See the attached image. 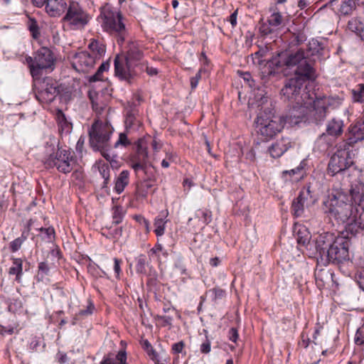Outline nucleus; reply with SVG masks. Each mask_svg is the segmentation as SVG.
I'll use <instances>...</instances> for the list:
<instances>
[{"label": "nucleus", "mask_w": 364, "mask_h": 364, "mask_svg": "<svg viewBox=\"0 0 364 364\" xmlns=\"http://www.w3.org/2000/svg\"><path fill=\"white\" fill-rule=\"evenodd\" d=\"M291 70L294 76L288 79L281 93L284 100L292 104V109L287 116L289 123L297 124L308 121L316 124H321L326 118L328 108H336L341 103L338 97L320 95L309 90L304 85L307 80H315L314 60L304 49L284 51L269 60L261 72V78L267 82L276 74L275 68Z\"/></svg>", "instance_id": "1"}, {"label": "nucleus", "mask_w": 364, "mask_h": 364, "mask_svg": "<svg viewBox=\"0 0 364 364\" xmlns=\"http://www.w3.org/2000/svg\"><path fill=\"white\" fill-rule=\"evenodd\" d=\"M323 211L330 219L333 218L338 223L345 225V230L348 234L355 235L364 230V224L358 216V210L353 207L347 196L337 191L331 193L323 202Z\"/></svg>", "instance_id": "2"}, {"label": "nucleus", "mask_w": 364, "mask_h": 364, "mask_svg": "<svg viewBox=\"0 0 364 364\" xmlns=\"http://www.w3.org/2000/svg\"><path fill=\"white\" fill-rule=\"evenodd\" d=\"M352 144L346 140L339 143L337 146V151L331 157L328 166V172L331 176L337 173H342L344 176V181L350 178H358L361 176L360 172L353 167V161L350 154V147Z\"/></svg>", "instance_id": "3"}, {"label": "nucleus", "mask_w": 364, "mask_h": 364, "mask_svg": "<svg viewBox=\"0 0 364 364\" xmlns=\"http://www.w3.org/2000/svg\"><path fill=\"white\" fill-rule=\"evenodd\" d=\"M98 21L102 28L106 32L115 35L117 37V43H122L127 35V29L123 23V16L109 4H106L100 9Z\"/></svg>", "instance_id": "4"}, {"label": "nucleus", "mask_w": 364, "mask_h": 364, "mask_svg": "<svg viewBox=\"0 0 364 364\" xmlns=\"http://www.w3.org/2000/svg\"><path fill=\"white\" fill-rule=\"evenodd\" d=\"M47 168H56L61 173H68L73 169L75 159L70 150H55V143L47 141L46 144V155L43 159Z\"/></svg>", "instance_id": "5"}, {"label": "nucleus", "mask_w": 364, "mask_h": 364, "mask_svg": "<svg viewBox=\"0 0 364 364\" xmlns=\"http://www.w3.org/2000/svg\"><path fill=\"white\" fill-rule=\"evenodd\" d=\"M135 144L136 151L129 156L128 164L134 170L136 178H140V171H142L144 174L142 179L144 181H151L154 178V175L150 168H154V166L149 161L146 140L144 138H140Z\"/></svg>", "instance_id": "6"}, {"label": "nucleus", "mask_w": 364, "mask_h": 364, "mask_svg": "<svg viewBox=\"0 0 364 364\" xmlns=\"http://www.w3.org/2000/svg\"><path fill=\"white\" fill-rule=\"evenodd\" d=\"M112 130L111 125L95 122L88 131L91 148L95 151H100L107 161L112 158L109 151L111 148L109 139Z\"/></svg>", "instance_id": "7"}, {"label": "nucleus", "mask_w": 364, "mask_h": 364, "mask_svg": "<svg viewBox=\"0 0 364 364\" xmlns=\"http://www.w3.org/2000/svg\"><path fill=\"white\" fill-rule=\"evenodd\" d=\"M90 18V14L78 2L70 1L61 22L72 30H77L84 28Z\"/></svg>", "instance_id": "8"}, {"label": "nucleus", "mask_w": 364, "mask_h": 364, "mask_svg": "<svg viewBox=\"0 0 364 364\" xmlns=\"http://www.w3.org/2000/svg\"><path fill=\"white\" fill-rule=\"evenodd\" d=\"M60 91L59 82L52 77H47L35 82V95L41 103L52 102Z\"/></svg>", "instance_id": "9"}, {"label": "nucleus", "mask_w": 364, "mask_h": 364, "mask_svg": "<svg viewBox=\"0 0 364 364\" xmlns=\"http://www.w3.org/2000/svg\"><path fill=\"white\" fill-rule=\"evenodd\" d=\"M349 241L344 237H338L319 264L323 266L329 263H340L349 259Z\"/></svg>", "instance_id": "10"}, {"label": "nucleus", "mask_w": 364, "mask_h": 364, "mask_svg": "<svg viewBox=\"0 0 364 364\" xmlns=\"http://www.w3.org/2000/svg\"><path fill=\"white\" fill-rule=\"evenodd\" d=\"M257 132L264 140H269L280 132L284 128V123L279 117H264L260 113L256 120Z\"/></svg>", "instance_id": "11"}, {"label": "nucleus", "mask_w": 364, "mask_h": 364, "mask_svg": "<svg viewBox=\"0 0 364 364\" xmlns=\"http://www.w3.org/2000/svg\"><path fill=\"white\" fill-rule=\"evenodd\" d=\"M136 68L124 58V55H118L114 58V75L120 80L130 83L138 74Z\"/></svg>", "instance_id": "12"}, {"label": "nucleus", "mask_w": 364, "mask_h": 364, "mask_svg": "<svg viewBox=\"0 0 364 364\" xmlns=\"http://www.w3.org/2000/svg\"><path fill=\"white\" fill-rule=\"evenodd\" d=\"M95 63V57L90 53L80 51L73 57L72 66L78 73H88L94 68Z\"/></svg>", "instance_id": "13"}, {"label": "nucleus", "mask_w": 364, "mask_h": 364, "mask_svg": "<svg viewBox=\"0 0 364 364\" xmlns=\"http://www.w3.org/2000/svg\"><path fill=\"white\" fill-rule=\"evenodd\" d=\"M35 66L38 68V75L42 70H53L55 59L53 52L47 47L39 48L35 53Z\"/></svg>", "instance_id": "14"}, {"label": "nucleus", "mask_w": 364, "mask_h": 364, "mask_svg": "<svg viewBox=\"0 0 364 364\" xmlns=\"http://www.w3.org/2000/svg\"><path fill=\"white\" fill-rule=\"evenodd\" d=\"M337 238L333 233L330 232H323L316 237L315 249L318 264Z\"/></svg>", "instance_id": "15"}, {"label": "nucleus", "mask_w": 364, "mask_h": 364, "mask_svg": "<svg viewBox=\"0 0 364 364\" xmlns=\"http://www.w3.org/2000/svg\"><path fill=\"white\" fill-rule=\"evenodd\" d=\"M360 176L358 178H350L346 182L350 183V193L351 198L354 203L358 205L361 208L364 209V183L363 178H360Z\"/></svg>", "instance_id": "16"}, {"label": "nucleus", "mask_w": 364, "mask_h": 364, "mask_svg": "<svg viewBox=\"0 0 364 364\" xmlns=\"http://www.w3.org/2000/svg\"><path fill=\"white\" fill-rule=\"evenodd\" d=\"M309 197H311L310 187L302 189L299 196L293 200L291 209L295 217H301L303 215Z\"/></svg>", "instance_id": "17"}, {"label": "nucleus", "mask_w": 364, "mask_h": 364, "mask_svg": "<svg viewBox=\"0 0 364 364\" xmlns=\"http://www.w3.org/2000/svg\"><path fill=\"white\" fill-rule=\"evenodd\" d=\"M305 51L308 52L309 57L314 60V63L317 60H321L325 58L326 55L328 53L323 43L314 38L309 42L308 48Z\"/></svg>", "instance_id": "18"}, {"label": "nucleus", "mask_w": 364, "mask_h": 364, "mask_svg": "<svg viewBox=\"0 0 364 364\" xmlns=\"http://www.w3.org/2000/svg\"><path fill=\"white\" fill-rule=\"evenodd\" d=\"M68 6L66 0H48L46 11L50 17H60L65 14Z\"/></svg>", "instance_id": "19"}, {"label": "nucleus", "mask_w": 364, "mask_h": 364, "mask_svg": "<svg viewBox=\"0 0 364 364\" xmlns=\"http://www.w3.org/2000/svg\"><path fill=\"white\" fill-rule=\"evenodd\" d=\"M124 58L129 63L139 68L142 63H140L143 58V52L138 43L131 42L128 45V49Z\"/></svg>", "instance_id": "20"}, {"label": "nucleus", "mask_w": 364, "mask_h": 364, "mask_svg": "<svg viewBox=\"0 0 364 364\" xmlns=\"http://www.w3.org/2000/svg\"><path fill=\"white\" fill-rule=\"evenodd\" d=\"M343 127L344 124L343 120L338 118H333L326 123V132H324V134L335 141L342 135Z\"/></svg>", "instance_id": "21"}, {"label": "nucleus", "mask_w": 364, "mask_h": 364, "mask_svg": "<svg viewBox=\"0 0 364 364\" xmlns=\"http://www.w3.org/2000/svg\"><path fill=\"white\" fill-rule=\"evenodd\" d=\"M291 147L289 138H281L269 147L268 151L272 158H279Z\"/></svg>", "instance_id": "22"}, {"label": "nucleus", "mask_w": 364, "mask_h": 364, "mask_svg": "<svg viewBox=\"0 0 364 364\" xmlns=\"http://www.w3.org/2000/svg\"><path fill=\"white\" fill-rule=\"evenodd\" d=\"M350 136L346 139L352 145L358 141L364 139V116L359 119L355 124L351 125L349 128Z\"/></svg>", "instance_id": "23"}, {"label": "nucleus", "mask_w": 364, "mask_h": 364, "mask_svg": "<svg viewBox=\"0 0 364 364\" xmlns=\"http://www.w3.org/2000/svg\"><path fill=\"white\" fill-rule=\"evenodd\" d=\"M90 99L92 103V109L97 114H102L107 107V100L102 94L95 93L92 95L90 93Z\"/></svg>", "instance_id": "24"}, {"label": "nucleus", "mask_w": 364, "mask_h": 364, "mask_svg": "<svg viewBox=\"0 0 364 364\" xmlns=\"http://www.w3.org/2000/svg\"><path fill=\"white\" fill-rule=\"evenodd\" d=\"M334 141L330 136L322 133L316 140L314 149L320 153H324L333 146Z\"/></svg>", "instance_id": "25"}, {"label": "nucleus", "mask_w": 364, "mask_h": 364, "mask_svg": "<svg viewBox=\"0 0 364 364\" xmlns=\"http://www.w3.org/2000/svg\"><path fill=\"white\" fill-rule=\"evenodd\" d=\"M12 260V266L9 269V274L16 275L15 280L21 283L23 275V261L20 258H13Z\"/></svg>", "instance_id": "26"}, {"label": "nucleus", "mask_w": 364, "mask_h": 364, "mask_svg": "<svg viewBox=\"0 0 364 364\" xmlns=\"http://www.w3.org/2000/svg\"><path fill=\"white\" fill-rule=\"evenodd\" d=\"M129 172L127 170L122 171L117 178L114 189L117 193H121L129 183Z\"/></svg>", "instance_id": "27"}, {"label": "nucleus", "mask_w": 364, "mask_h": 364, "mask_svg": "<svg viewBox=\"0 0 364 364\" xmlns=\"http://www.w3.org/2000/svg\"><path fill=\"white\" fill-rule=\"evenodd\" d=\"M296 241L299 245L307 246L309 245L311 234L304 226H299L296 233Z\"/></svg>", "instance_id": "28"}, {"label": "nucleus", "mask_w": 364, "mask_h": 364, "mask_svg": "<svg viewBox=\"0 0 364 364\" xmlns=\"http://www.w3.org/2000/svg\"><path fill=\"white\" fill-rule=\"evenodd\" d=\"M90 50V53L92 56L95 57V60L100 59L105 53V46L100 43L98 41L92 40L88 46Z\"/></svg>", "instance_id": "29"}, {"label": "nucleus", "mask_w": 364, "mask_h": 364, "mask_svg": "<svg viewBox=\"0 0 364 364\" xmlns=\"http://www.w3.org/2000/svg\"><path fill=\"white\" fill-rule=\"evenodd\" d=\"M57 120L62 132L67 134L71 132L72 124L67 120L64 113L60 110L57 113Z\"/></svg>", "instance_id": "30"}, {"label": "nucleus", "mask_w": 364, "mask_h": 364, "mask_svg": "<svg viewBox=\"0 0 364 364\" xmlns=\"http://www.w3.org/2000/svg\"><path fill=\"white\" fill-rule=\"evenodd\" d=\"M348 28L352 32L355 33L357 35L361 36V33L364 31L363 23L356 18H353L348 21Z\"/></svg>", "instance_id": "31"}, {"label": "nucleus", "mask_w": 364, "mask_h": 364, "mask_svg": "<svg viewBox=\"0 0 364 364\" xmlns=\"http://www.w3.org/2000/svg\"><path fill=\"white\" fill-rule=\"evenodd\" d=\"M126 211L122 207L116 205L112 208V223L118 225L121 223L124 218Z\"/></svg>", "instance_id": "32"}, {"label": "nucleus", "mask_w": 364, "mask_h": 364, "mask_svg": "<svg viewBox=\"0 0 364 364\" xmlns=\"http://www.w3.org/2000/svg\"><path fill=\"white\" fill-rule=\"evenodd\" d=\"M141 124L140 120L136 117L132 112H128L125 119L126 129H131L135 127H139Z\"/></svg>", "instance_id": "33"}, {"label": "nucleus", "mask_w": 364, "mask_h": 364, "mask_svg": "<svg viewBox=\"0 0 364 364\" xmlns=\"http://www.w3.org/2000/svg\"><path fill=\"white\" fill-rule=\"evenodd\" d=\"M141 344L142 346V348L146 351L147 354L150 357V358L155 361L159 362V360L158 359L159 355L156 353V351L153 348L151 344L149 343L148 340H143L141 342Z\"/></svg>", "instance_id": "34"}, {"label": "nucleus", "mask_w": 364, "mask_h": 364, "mask_svg": "<svg viewBox=\"0 0 364 364\" xmlns=\"http://www.w3.org/2000/svg\"><path fill=\"white\" fill-rule=\"evenodd\" d=\"M131 140L128 138L127 134L125 132H121L119 134L118 139L114 144V148H127L128 146L131 145Z\"/></svg>", "instance_id": "35"}, {"label": "nucleus", "mask_w": 364, "mask_h": 364, "mask_svg": "<svg viewBox=\"0 0 364 364\" xmlns=\"http://www.w3.org/2000/svg\"><path fill=\"white\" fill-rule=\"evenodd\" d=\"M26 239L27 235H24V232H23L21 237H17L14 240L11 241L9 244L11 251L12 252L18 251Z\"/></svg>", "instance_id": "36"}, {"label": "nucleus", "mask_w": 364, "mask_h": 364, "mask_svg": "<svg viewBox=\"0 0 364 364\" xmlns=\"http://www.w3.org/2000/svg\"><path fill=\"white\" fill-rule=\"evenodd\" d=\"M353 97L355 102L364 103V84H359L353 90Z\"/></svg>", "instance_id": "37"}, {"label": "nucleus", "mask_w": 364, "mask_h": 364, "mask_svg": "<svg viewBox=\"0 0 364 364\" xmlns=\"http://www.w3.org/2000/svg\"><path fill=\"white\" fill-rule=\"evenodd\" d=\"M355 7L354 0H346L341 6L340 11L342 14L348 15L352 12Z\"/></svg>", "instance_id": "38"}, {"label": "nucleus", "mask_w": 364, "mask_h": 364, "mask_svg": "<svg viewBox=\"0 0 364 364\" xmlns=\"http://www.w3.org/2000/svg\"><path fill=\"white\" fill-rule=\"evenodd\" d=\"M166 222L163 218H157L154 220V232L157 236H161L164 234Z\"/></svg>", "instance_id": "39"}, {"label": "nucleus", "mask_w": 364, "mask_h": 364, "mask_svg": "<svg viewBox=\"0 0 364 364\" xmlns=\"http://www.w3.org/2000/svg\"><path fill=\"white\" fill-rule=\"evenodd\" d=\"M282 21L283 18L279 12L273 13L267 20L269 25L274 27L280 26Z\"/></svg>", "instance_id": "40"}, {"label": "nucleus", "mask_w": 364, "mask_h": 364, "mask_svg": "<svg viewBox=\"0 0 364 364\" xmlns=\"http://www.w3.org/2000/svg\"><path fill=\"white\" fill-rule=\"evenodd\" d=\"M28 29L32 36L35 39H38L40 36L39 27L37 21L34 18H30L28 22Z\"/></svg>", "instance_id": "41"}, {"label": "nucleus", "mask_w": 364, "mask_h": 364, "mask_svg": "<svg viewBox=\"0 0 364 364\" xmlns=\"http://www.w3.org/2000/svg\"><path fill=\"white\" fill-rule=\"evenodd\" d=\"M109 68V64L107 63H103L101 64V65L98 68L97 72L95 75H92L90 78V82H95L98 80H102L101 75L102 73L108 70Z\"/></svg>", "instance_id": "42"}, {"label": "nucleus", "mask_w": 364, "mask_h": 364, "mask_svg": "<svg viewBox=\"0 0 364 364\" xmlns=\"http://www.w3.org/2000/svg\"><path fill=\"white\" fill-rule=\"evenodd\" d=\"M146 256L144 255H139L136 259V271L138 273H145L146 272Z\"/></svg>", "instance_id": "43"}, {"label": "nucleus", "mask_w": 364, "mask_h": 364, "mask_svg": "<svg viewBox=\"0 0 364 364\" xmlns=\"http://www.w3.org/2000/svg\"><path fill=\"white\" fill-rule=\"evenodd\" d=\"M38 230L43 233V240L50 242L55 237V230L53 227H48L47 228H40Z\"/></svg>", "instance_id": "44"}, {"label": "nucleus", "mask_w": 364, "mask_h": 364, "mask_svg": "<svg viewBox=\"0 0 364 364\" xmlns=\"http://www.w3.org/2000/svg\"><path fill=\"white\" fill-rule=\"evenodd\" d=\"M196 217L202 220L204 224H208L211 221V213L208 210H198L196 212Z\"/></svg>", "instance_id": "45"}, {"label": "nucleus", "mask_w": 364, "mask_h": 364, "mask_svg": "<svg viewBox=\"0 0 364 364\" xmlns=\"http://www.w3.org/2000/svg\"><path fill=\"white\" fill-rule=\"evenodd\" d=\"M289 174L290 176H294L296 175L295 180H299L303 176V167L300 165L295 168L291 169L289 171H283V175Z\"/></svg>", "instance_id": "46"}, {"label": "nucleus", "mask_w": 364, "mask_h": 364, "mask_svg": "<svg viewBox=\"0 0 364 364\" xmlns=\"http://www.w3.org/2000/svg\"><path fill=\"white\" fill-rule=\"evenodd\" d=\"M23 308L22 301L19 298L12 299L9 305V310L10 311H17Z\"/></svg>", "instance_id": "47"}, {"label": "nucleus", "mask_w": 364, "mask_h": 364, "mask_svg": "<svg viewBox=\"0 0 364 364\" xmlns=\"http://www.w3.org/2000/svg\"><path fill=\"white\" fill-rule=\"evenodd\" d=\"M26 60L27 63L28 64L31 75L33 77H35L36 76H38V68H36V66H35V64H36V62L34 60H35V56L33 58L30 57V56L27 57L26 58Z\"/></svg>", "instance_id": "48"}, {"label": "nucleus", "mask_w": 364, "mask_h": 364, "mask_svg": "<svg viewBox=\"0 0 364 364\" xmlns=\"http://www.w3.org/2000/svg\"><path fill=\"white\" fill-rule=\"evenodd\" d=\"M355 343L357 345H364V325L360 327L355 333Z\"/></svg>", "instance_id": "49"}, {"label": "nucleus", "mask_w": 364, "mask_h": 364, "mask_svg": "<svg viewBox=\"0 0 364 364\" xmlns=\"http://www.w3.org/2000/svg\"><path fill=\"white\" fill-rule=\"evenodd\" d=\"M355 277L360 288L364 291V269L358 270Z\"/></svg>", "instance_id": "50"}, {"label": "nucleus", "mask_w": 364, "mask_h": 364, "mask_svg": "<svg viewBox=\"0 0 364 364\" xmlns=\"http://www.w3.org/2000/svg\"><path fill=\"white\" fill-rule=\"evenodd\" d=\"M114 266H113V269H114V272L115 273V277L117 279H119L120 278V274L122 272V269H121V264H122V259H119L118 258H114Z\"/></svg>", "instance_id": "51"}, {"label": "nucleus", "mask_w": 364, "mask_h": 364, "mask_svg": "<svg viewBox=\"0 0 364 364\" xmlns=\"http://www.w3.org/2000/svg\"><path fill=\"white\" fill-rule=\"evenodd\" d=\"M155 318L156 320L161 321L162 326H171V322L173 320V318L171 316L156 315Z\"/></svg>", "instance_id": "52"}, {"label": "nucleus", "mask_w": 364, "mask_h": 364, "mask_svg": "<svg viewBox=\"0 0 364 364\" xmlns=\"http://www.w3.org/2000/svg\"><path fill=\"white\" fill-rule=\"evenodd\" d=\"M94 309V305L90 302L86 309L80 310L77 314H76V317L79 316H87L92 314Z\"/></svg>", "instance_id": "53"}, {"label": "nucleus", "mask_w": 364, "mask_h": 364, "mask_svg": "<svg viewBox=\"0 0 364 364\" xmlns=\"http://www.w3.org/2000/svg\"><path fill=\"white\" fill-rule=\"evenodd\" d=\"M49 272V267L45 262H40L38 264V275L41 274L43 277L44 275H48Z\"/></svg>", "instance_id": "54"}, {"label": "nucleus", "mask_w": 364, "mask_h": 364, "mask_svg": "<svg viewBox=\"0 0 364 364\" xmlns=\"http://www.w3.org/2000/svg\"><path fill=\"white\" fill-rule=\"evenodd\" d=\"M141 71L146 70L149 75L153 76L158 73V70L155 68L149 67L147 65L142 63L139 68Z\"/></svg>", "instance_id": "55"}, {"label": "nucleus", "mask_w": 364, "mask_h": 364, "mask_svg": "<svg viewBox=\"0 0 364 364\" xmlns=\"http://www.w3.org/2000/svg\"><path fill=\"white\" fill-rule=\"evenodd\" d=\"M114 358L118 364H127V353L124 350H119L117 355Z\"/></svg>", "instance_id": "56"}, {"label": "nucleus", "mask_w": 364, "mask_h": 364, "mask_svg": "<svg viewBox=\"0 0 364 364\" xmlns=\"http://www.w3.org/2000/svg\"><path fill=\"white\" fill-rule=\"evenodd\" d=\"M99 171L105 181H107L109 178L110 171L109 166L107 164H103L99 168Z\"/></svg>", "instance_id": "57"}, {"label": "nucleus", "mask_w": 364, "mask_h": 364, "mask_svg": "<svg viewBox=\"0 0 364 364\" xmlns=\"http://www.w3.org/2000/svg\"><path fill=\"white\" fill-rule=\"evenodd\" d=\"M239 337L238 331L235 328H231L228 332L229 340L236 343Z\"/></svg>", "instance_id": "58"}, {"label": "nucleus", "mask_w": 364, "mask_h": 364, "mask_svg": "<svg viewBox=\"0 0 364 364\" xmlns=\"http://www.w3.org/2000/svg\"><path fill=\"white\" fill-rule=\"evenodd\" d=\"M200 77V70H199L194 77L191 78V86L192 89H195L197 87Z\"/></svg>", "instance_id": "59"}, {"label": "nucleus", "mask_w": 364, "mask_h": 364, "mask_svg": "<svg viewBox=\"0 0 364 364\" xmlns=\"http://www.w3.org/2000/svg\"><path fill=\"white\" fill-rule=\"evenodd\" d=\"M326 274V277H328V272H323L322 269L316 270V272H315V277H316V280L317 283H318V281H321L323 283L324 282V278H323V274Z\"/></svg>", "instance_id": "60"}, {"label": "nucleus", "mask_w": 364, "mask_h": 364, "mask_svg": "<svg viewBox=\"0 0 364 364\" xmlns=\"http://www.w3.org/2000/svg\"><path fill=\"white\" fill-rule=\"evenodd\" d=\"M100 364H118L116 362V359L114 358L113 355H109L107 357H105L103 360L101 361Z\"/></svg>", "instance_id": "61"}, {"label": "nucleus", "mask_w": 364, "mask_h": 364, "mask_svg": "<svg viewBox=\"0 0 364 364\" xmlns=\"http://www.w3.org/2000/svg\"><path fill=\"white\" fill-rule=\"evenodd\" d=\"M184 347V343L183 341H180L172 345V350L175 353H179L182 351Z\"/></svg>", "instance_id": "62"}, {"label": "nucleus", "mask_w": 364, "mask_h": 364, "mask_svg": "<svg viewBox=\"0 0 364 364\" xmlns=\"http://www.w3.org/2000/svg\"><path fill=\"white\" fill-rule=\"evenodd\" d=\"M200 351L203 353H208L210 351V342L208 339L200 346Z\"/></svg>", "instance_id": "63"}, {"label": "nucleus", "mask_w": 364, "mask_h": 364, "mask_svg": "<svg viewBox=\"0 0 364 364\" xmlns=\"http://www.w3.org/2000/svg\"><path fill=\"white\" fill-rule=\"evenodd\" d=\"M163 250L164 247L162 245L156 243L155 246L150 250V254L157 255L159 252H162Z\"/></svg>", "instance_id": "64"}]
</instances>
